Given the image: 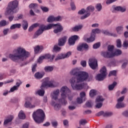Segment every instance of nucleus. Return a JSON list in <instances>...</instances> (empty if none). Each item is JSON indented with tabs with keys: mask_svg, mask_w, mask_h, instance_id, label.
Instances as JSON below:
<instances>
[{
	"mask_svg": "<svg viewBox=\"0 0 128 128\" xmlns=\"http://www.w3.org/2000/svg\"><path fill=\"white\" fill-rule=\"evenodd\" d=\"M76 102L79 104H82V98L80 97L77 98Z\"/></svg>",
	"mask_w": 128,
	"mask_h": 128,
	"instance_id": "nucleus-63",
	"label": "nucleus"
},
{
	"mask_svg": "<svg viewBox=\"0 0 128 128\" xmlns=\"http://www.w3.org/2000/svg\"><path fill=\"white\" fill-rule=\"evenodd\" d=\"M126 106V104H124V102H118L116 108H124Z\"/></svg>",
	"mask_w": 128,
	"mask_h": 128,
	"instance_id": "nucleus-28",
	"label": "nucleus"
},
{
	"mask_svg": "<svg viewBox=\"0 0 128 128\" xmlns=\"http://www.w3.org/2000/svg\"><path fill=\"white\" fill-rule=\"evenodd\" d=\"M80 64L83 66V68H86V61L82 60L80 62Z\"/></svg>",
	"mask_w": 128,
	"mask_h": 128,
	"instance_id": "nucleus-58",
	"label": "nucleus"
},
{
	"mask_svg": "<svg viewBox=\"0 0 128 128\" xmlns=\"http://www.w3.org/2000/svg\"><path fill=\"white\" fill-rule=\"evenodd\" d=\"M116 0H106V4H112V2H114Z\"/></svg>",
	"mask_w": 128,
	"mask_h": 128,
	"instance_id": "nucleus-59",
	"label": "nucleus"
},
{
	"mask_svg": "<svg viewBox=\"0 0 128 128\" xmlns=\"http://www.w3.org/2000/svg\"><path fill=\"white\" fill-rule=\"evenodd\" d=\"M66 58H64V54H60L57 56L56 58V60H64Z\"/></svg>",
	"mask_w": 128,
	"mask_h": 128,
	"instance_id": "nucleus-33",
	"label": "nucleus"
},
{
	"mask_svg": "<svg viewBox=\"0 0 128 128\" xmlns=\"http://www.w3.org/2000/svg\"><path fill=\"white\" fill-rule=\"evenodd\" d=\"M116 46L117 48H122V41L120 39L116 40Z\"/></svg>",
	"mask_w": 128,
	"mask_h": 128,
	"instance_id": "nucleus-52",
	"label": "nucleus"
},
{
	"mask_svg": "<svg viewBox=\"0 0 128 128\" xmlns=\"http://www.w3.org/2000/svg\"><path fill=\"white\" fill-rule=\"evenodd\" d=\"M30 54L26 50V48L22 46L17 48L14 51V54H9V58L13 62H18V60H26L28 58H30Z\"/></svg>",
	"mask_w": 128,
	"mask_h": 128,
	"instance_id": "nucleus-2",
	"label": "nucleus"
},
{
	"mask_svg": "<svg viewBox=\"0 0 128 128\" xmlns=\"http://www.w3.org/2000/svg\"><path fill=\"white\" fill-rule=\"evenodd\" d=\"M113 114L112 112H104V117L108 118V116H112Z\"/></svg>",
	"mask_w": 128,
	"mask_h": 128,
	"instance_id": "nucleus-38",
	"label": "nucleus"
},
{
	"mask_svg": "<svg viewBox=\"0 0 128 128\" xmlns=\"http://www.w3.org/2000/svg\"><path fill=\"white\" fill-rule=\"evenodd\" d=\"M106 74H108L106 73V68L104 66L100 70V74L96 75V80L102 82V80H104L106 78Z\"/></svg>",
	"mask_w": 128,
	"mask_h": 128,
	"instance_id": "nucleus-10",
	"label": "nucleus"
},
{
	"mask_svg": "<svg viewBox=\"0 0 128 128\" xmlns=\"http://www.w3.org/2000/svg\"><path fill=\"white\" fill-rule=\"evenodd\" d=\"M52 28L54 29V34H58V32H62L64 30V27L60 23L57 24H48V29L52 30Z\"/></svg>",
	"mask_w": 128,
	"mask_h": 128,
	"instance_id": "nucleus-8",
	"label": "nucleus"
},
{
	"mask_svg": "<svg viewBox=\"0 0 128 128\" xmlns=\"http://www.w3.org/2000/svg\"><path fill=\"white\" fill-rule=\"evenodd\" d=\"M78 38H79V37L77 35L72 36L68 40L70 46H74V44H76V41L77 40Z\"/></svg>",
	"mask_w": 128,
	"mask_h": 128,
	"instance_id": "nucleus-16",
	"label": "nucleus"
},
{
	"mask_svg": "<svg viewBox=\"0 0 128 128\" xmlns=\"http://www.w3.org/2000/svg\"><path fill=\"white\" fill-rule=\"evenodd\" d=\"M45 58H51L50 60H54V55L50 56V54H47L44 56Z\"/></svg>",
	"mask_w": 128,
	"mask_h": 128,
	"instance_id": "nucleus-43",
	"label": "nucleus"
},
{
	"mask_svg": "<svg viewBox=\"0 0 128 128\" xmlns=\"http://www.w3.org/2000/svg\"><path fill=\"white\" fill-rule=\"evenodd\" d=\"M116 76V70H112L110 72L109 74V76Z\"/></svg>",
	"mask_w": 128,
	"mask_h": 128,
	"instance_id": "nucleus-54",
	"label": "nucleus"
},
{
	"mask_svg": "<svg viewBox=\"0 0 128 128\" xmlns=\"http://www.w3.org/2000/svg\"><path fill=\"white\" fill-rule=\"evenodd\" d=\"M12 40H18V34H14L12 36Z\"/></svg>",
	"mask_w": 128,
	"mask_h": 128,
	"instance_id": "nucleus-64",
	"label": "nucleus"
},
{
	"mask_svg": "<svg viewBox=\"0 0 128 128\" xmlns=\"http://www.w3.org/2000/svg\"><path fill=\"white\" fill-rule=\"evenodd\" d=\"M104 100V98L102 96H98L96 98V102H102Z\"/></svg>",
	"mask_w": 128,
	"mask_h": 128,
	"instance_id": "nucleus-39",
	"label": "nucleus"
},
{
	"mask_svg": "<svg viewBox=\"0 0 128 128\" xmlns=\"http://www.w3.org/2000/svg\"><path fill=\"white\" fill-rule=\"evenodd\" d=\"M70 6L72 10H74L76 8V5L74 4V2H70Z\"/></svg>",
	"mask_w": 128,
	"mask_h": 128,
	"instance_id": "nucleus-55",
	"label": "nucleus"
},
{
	"mask_svg": "<svg viewBox=\"0 0 128 128\" xmlns=\"http://www.w3.org/2000/svg\"><path fill=\"white\" fill-rule=\"evenodd\" d=\"M114 46L109 45L108 46V51L102 52H108L109 54H114V52H114Z\"/></svg>",
	"mask_w": 128,
	"mask_h": 128,
	"instance_id": "nucleus-25",
	"label": "nucleus"
},
{
	"mask_svg": "<svg viewBox=\"0 0 128 128\" xmlns=\"http://www.w3.org/2000/svg\"><path fill=\"white\" fill-rule=\"evenodd\" d=\"M88 64L92 70H96L98 68V60L95 58H90L88 61Z\"/></svg>",
	"mask_w": 128,
	"mask_h": 128,
	"instance_id": "nucleus-13",
	"label": "nucleus"
},
{
	"mask_svg": "<svg viewBox=\"0 0 128 128\" xmlns=\"http://www.w3.org/2000/svg\"><path fill=\"white\" fill-rule=\"evenodd\" d=\"M32 118L36 124H42L44 120L46 114L44 112L42 109H38L32 114Z\"/></svg>",
	"mask_w": 128,
	"mask_h": 128,
	"instance_id": "nucleus-5",
	"label": "nucleus"
},
{
	"mask_svg": "<svg viewBox=\"0 0 128 128\" xmlns=\"http://www.w3.org/2000/svg\"><path fill=\"white\" fill-rule=\"evenodd\" d=\"M66 98H62V97L60 98V100H59V102H61L63 106H66V104H68V101L66 100Z\"/></svg>",
	"mask_w": 128,
	"mask_h": 128,
	"instance_id": "nucleus-34",
	"label": "nucleus"
},
{
	"mask_svg": "<svg viewBox=\"0 0 128 128\" xmlns=\"http://www.w3.org/2000/svg\"><path fill=\"white\" fill-rule=\"evenodd\" d=\"M24 18V15L22 14H20L18 15L17 17L15 18V20H22Z\"/></svg>",
	"mask_w": 128,
	"mask_h": 128,
	"instance_id": "nucleus-50",
	"label": "nucleus"
},
{
	"mask_svg": "<svg viewBox=\"0 0 128 128\" xmlns=\"http://www.w3.org/2000/svg\"><path fill=\"white\" fill-rule=\"evenodd\" d=\"M44 50V46H36L34 48V50L35 52V54H38V52H41Z\"/></svg>",
	"mask_w": 128,
	"mask_h": 128,
	"instance_id": "nucleus-23",
	"label": "nucleus"
},
{
	"mask_svg": "<svg viewBox=\"0 0 128 128\" xmlns=\"http://www.w3.org/2000/svg\"><path fill=\"white\" fill-rule=\"evenodd\" d=\"M24 108H36V105L34 104H32V103L28 101H26L25 102V104H24Z\"/></svg>",
	"mask_w": 128,
	"mask_h": 128,
	"instance_id": "nucleus-20",
	"label": "nucleus"
},
{
	"mask_svg": "<svg viewBox=\"0 0 128 128\" xmlns=\"http://www.w3.org/2000/svg\"><path fill=\"white\" fill-rule=\"evenodd\" d=\"M82 25H78L74 27L72 30L73 32H78V30H82Z\"/></svg>",
	"mask_w": 128,
	"mask_h": 128,
	"instance_id": "nucleus-31",
	"label": "nucleus"
},
{
	"mask_svg": "<svg viewBox=\"0 0 128 128\" xmlns=\"http://www.w3.org/2000/svg\"><path fill=\"white\" fill-rule=\"evenodd\" d=\"M60 92V90L57 89L50 93V98H52L50 104L52 106H54L56 110H58L60 108H62V104H60V100H58Z\"/></svg>",
	"mask_w": 128,
	"mask_h": 128,
	"instance_id": "nucleus-4",
	"label": "nucleus"
},
{
	"mask_svg": "<svg viewBox=\"0 0 128 128\" xmlns=\"http://www.w3.org/2000/svg\"><path fill=\"white\" fill-rule=\"evenodd\" d=\"M62 17L60 16H58L54 17V16H50L48 18V22H62Z\"/></svg>",
	"mask_w": 128,
	"mask_h": 128,
	"instance_id": "nucleus-14",
	"label": "nucleus"
},
{
	"mask_svg": "<svg viewBox=\"0 0 128 128\" xmlns=\"http://www.w3.org/2000/svg\"><path fill=\"white\" fill-rule=\"evenodd\" d=\"M96 94V90H92L90 92V96L91 98L94 96Z\"/></svg>",
	"mask_w": 128,
	"mask_h": 128,
	"instance_id": "nucleus-41",
	"label": "nucleus"
},
{
	"mask_svg": "<svg viewBox=\"0 0 128 128\" xmlns=\"http://www.w3.org/2000/svg\"><path fill=\"white\" fill-rule=\"evenodd\" d=\"M70 74L75 76L70 79L69 82L72 88L74 90H82L88 88V84L80 83L82 82H90L92 80V77L88 76V73L86 72H80L78 68H74L70 72Z\"/></svg>",
	"mask_w": 128,
	"mask_h": 128,
	"instance_id": "nucleus-1",
	"label": "nucleus"
},
{
	"mask_svg": "<svg viewBox=\"0 0 128 128\" xmlns=\"http://www.w3.org/2000/svg\"><path fill=\"white\" fill-rule=\"evenodd\" d=\"M18 116L20 120H24L26 118V114H24L22 110H21L18 113Z\"/></svg>",
	"mask_w": 128,
	"mask_h": 128,
	"instance_id": "nucleus-29",
	"label": "nucleus"
},
{
	"mask_svg": "<svg viewBox=\"0 0 128 128\" xmlns=\"http://www.w3.org/2000/svg\"><path fill=\"white\" fill-rule=\"evenodd\" d=\"M22 84V81H20V80H18L16 82V86H16L18 88H20V86Z\"/></svg>",
	"mask_w": 128,
	"mask_h": 128,
	"instance_id": "nucleus-61",
	"label": "nucleus"
},
{
	"mask_svg": "<svg viewBox=\"0 0 128 128\" xmlns=\"http://www.w3.org/2000/svg\"><path fill=\"white\" fill-rule=\"evenodd\" d=\"M51 124L53 128H58V120H54L51 122Z\"/></svg>",
	"mask_w": 128,
	"mask_h": 128,
	"instance_id": "nucleus-36",
	"label": "nucleus"
},
{
	"mask_svg": "<svg viewBox=\"0 0 128 128\" xmlns=\"http://www.w3.org/2000/svg\"><path fill=\"white\" fill-rule=\"evenodd\" d=\"M38 5L36 3H32L30 4L29 8H34V10H36L38 8Z\"/></svg>",
	"mask_w": 128,
	"mask_h": 128,
	"instance_id": "nucleus-35",
	"label": "nucleus"
},
{
	"mask_svg": "<svg viewBox=\"0 0 128 128\" xmlns=\"http://www.w3.org/2000/svg\"><path fill=\"white\" fill-rule=\"evenodd\" d=\"M122 54V50L118 49L116 50L114 52L110 54L108 52H101V55L104 58H114V56H120Z\"/></svg>",
	"mask_w": 128,
	"mask_h": 128,
	"instance_id": "nucleus-11",
	"label": "nucleus"
},
{
	"mask_svg": "<svg viewBox=\"0 0 128 128\" xmlns=\"http://www.w3.org/2000/svg\"><path fill=\"white\" fill-rule=\"evenodd\" d=\"M22 26L21 24H12L10 27V30H14L16 28H20Z\"/></svg>",
	"mask_w": 128,
	"mask_h": 128,
	"instance_id": "nucleus-27",
	"label": "nucleus"
},
{
	"mask_svg": "<svg viewBox=\"0 0 128 128\" xmlns=\"http://www.w3.org/2000/svg\"><path fill=\"white\" fill-rule=\"evenodd\" d=\"M16 12H18L17 10H14V9L8 8L6 11L5 14L6 16H10V14H16Z\"/></svg>",
	"mask_w": 128,
	"mask_h": 128,
	"instance_id": "nucleus-19",
	"label": "nucleus"
},
{
	"mask_svg": "<svg viewBox=\"0 0 128 128\" xmlns=\"http://www.w3.org/2000/svg\"><path fill=\"white\" fill-rule=\"evenodd\" d=\"M14 117V116L10 115L8 116V118L5 120L4 122V126H6V124H8V122H10L13 120Z\"/></svg>",
	"mask_w": 128,
	"mask_h": 128,
	"instance_id": "nucleus-24",
	"label": "nucleus"
},
{
	"mask_svg": "<svg viewBox=\"0 0 128 128\" xmlns=\"http://www.w3.org/2000/svg\"><path fill=\"white\" fill-rule=\"evenodd\" d=\"M102 102L97 103L96 106V108H102Z\"/></svg>",
	"mask_w": 128,
	"mask_h": 128,
	"instance_id": "nucleus-60",
	"label": "nucleus"
},
{
	"mask_svg": "<svg viewBox=\"0 0 128 128\" xmlns=\"http://www.w3.org/2000/svg\"><path fill=\"white\" fill-rule=\"evenodd\" d=\"M58 86V83L54 80L50 81V78H46L43 79V82L40 86L41 90L37 92V94L40 96H44V88H56Z\"/></svg>",
	"mask_w": 128,
	"mask_h": 128,
	"instance_id": "nucleus-3",
	"label": "nucleus"
},
{
	"mask_svg": "<svg viewBox=\"0 0 128 128\" xmlns=\"http://www.w3.org/2000/svg\"><path fill=\"white\" fill-rule=\"evenodd\" d=\"M8 24V22H6V20H2L0 21V28H3V26H6Z\"/></svg>",
	"mask_w": 128,
	"mask_h": 128,
	"instance_id": "nucleus-32",
	"label": "nucleus"
},
{
	"mask_svg": "<svg viewBox=\"0 0 128 128\" xmlns=\"http://www.w3.org/2000/svg\"><path fill=\"white\" fill-rule=\"evenodd\" d=\"M100 46V42H98L93 45V48L96 50V48H98Z\"/></svg>",
	"mask_w": 128,
	"mask_h": 128,
	"instance_id": "nucleus-47",
	"label": "nucleus"
},
{
	"mask_svg": "<svg viewBox=\"0 0 128 128\" xmlns=\"http://www.w3.org/2000/svg\"><path fill=\"white\" fill-rule=\"evenodd\" d=\"M72 54V52H68L66 54H64V57L65 58H70V56Z\"/></svg>",
	"mask_w": 128,
	"mask_h": 128,
	"instance_id": "nucleus-57",
	"label": "nucleus"
},
{
	"mask_svg": "<svg viewBox=\"0 0 128 128\" xmlns=\"http://www.w3.org/2000/svg\"><path fill=\"white\" fill-rule=\"evenodd\" d=\"M114 10L116 12H124L126 10V7H122L120 6L114 7Z\"/></svg>",
	"mask_w": 128,
	"mask_h": 128,
	"instance_id": "nucleus-18",
	"label": "nucleus"
},
{
	"mask_svg": "<svg viewBox=\"0 0 128 128\" xmlns=\"http://www.w3.org/2000/svg\"><path fill=\"white\" fill-rule=\"evenodd\" d=\"M18 0L11 1L8 4V8L12 10H14L18 8Z\"/></svg>",
	"mask_w": 128,
	"mask_h": 128,
	"instance_id": "nucleus-15",
	"label": "nucleus"
},
{
	"mask_svg": "<svg viewBox=\"0 0 128 128\" xmlns=\"http://www.w3.org/2000/svg\"><path fill=\"white\" fill-rule=\"evenodd\" d=\"M86 106H88V108H92V101H88L86 104Z\"/></svg>",
	"mask_w": 128,
	"mask_h": 128,
	"instance_id": "nucleus-51",
	"label": "nucleus"
},
{
	"mask_svg": "<svg viewBox=\"0 0 128 128\" xmlns=\"http://www.w3.org/2000/svg\"><path fill=\"white\" fill-rule=\"evenodd\" d=\"M104 112L100 111L96 114V116H104Z\"/></svg>",
	"mask_w": 128,
	"mask_h": 128,
	"instance_id": "nucleus-56",
	"label": "nucleus"
},
{
	"mask_svg": "<svg viewBox=\"0 0 128 128\" xmlns=\"http://www.w3.org/2000/svg\"><path fill=\"white\" fill-rule=\"evenodd\" d=\"M54 66H46L44 68V70L46 72H51L54 70Z\"/></svg>",
	"mask_w": 128,
	"mask_h": 128,
	"instance_id": "nucleus-26",
	"label": "nucleus"
},
{
	"mask_svg": "<svg viewBox=\"0 0 128 128\" xmlns=\"http://www.w3.org/2000/svg\"><path fill=\"white\" fill-rule=\"evenodd\" d=\"M44 73L37 72L34 74V78L37 80H40V78H44Z\"/></svg>",
	"mask_w": 128,
	"mask_h": 128,
	"instance_id": "nucleus-21",
	"label": "nucleus"
},
{
	"mask_svg": "<svg viewBox=\"0 0 128 128\" xmlns=\"http://www.w3.org/2000/svg\"><path fill=\"white\" fill-rule=\"evenodd\" d=\"M41 10L44 12H48V10H50V9L48 7L41 6H40Z\"/></svg>",
	"mask_w": 128,
	"mask_h": 128,
	"instance_id": "nucleus-45",
	"label": "nucleus"
},
{
	"mask_svg": "<svg viewBox=\"0 0 128 128\" xmlns=\"http://www.w3.org/2000/svg\"><path fill=\"white\" fill-rule=\"evenodd\" d=\"M94 11V7L92 6H88L86 8V10L84 9H82L78 11V14H84L82 16H81L80 18V20H85L90 16V13Z\"/></svg>",
	"mask_w": 128,
	"mask_h": 128,
	"instance_id": "nucleus-6",
	"label": "nucleus"
},
{
	"mask_svg": "<svg viewBox=\"0 0 128 128\" xmlns=\"http://www.w3.org/2000/svg\"><path fill=\"white\" fill-rule=\"evenodd\" d=\"M48 24L47 26L41 25L40 28L36 32L35 34L36 38H38L39 36H40L42 34L44 30H48Z\"/></svg>",
	"mask_w": 128,
	"mask_h": 128,
	"instance_id": "nucleus-12",
	"label": "nucleus"
},
{
	"mask_svg": "<svg viewBox=\"0 0 128 128\" xmlns=\"http://www.w3.org/2000/svg\"><path fill=\"white\" fill-rule=\"evenodd\" d=\"M82 46L84 50H88V45L86 44V43H83L82 44Z\"/></svg>",
	"mask_w": 128,
	"mask_h": 128,
	"instance_id": "nucleus-62",
	"label": "nucleus"
},
{
	"mask_svg": "<svg viewBox=\"0 0 128 128\" xmlns=\"http://www.w3.org/2000/svg\"><path fill=\"white\" fill-rule=\"evenodd\" d=\"M18 90V88L17 86H14L13 87H12L10 89L9 92H14V90Z\"/></svg>",
	"mask_w": 128,
	"mask_h": 128,
	"instance_id": "nucleus-48",
	"label": "nucleus"
},
{
	"mask_svg": "<svg viewBox=\"0 0 128 128\" xmlns=\"http://www.w3.org/2000/svg\"><path fill=\"white\" fill-rule=\"evenodd\" d=\"M128 60H125L124 62L122 64L121 66V68H122V70L126 68V66H128Z\"/></svg>",
	"mask_w": 128,
	"mask_h": 128,
	"instance_id": "nucleus-44",
	"label": "nucleus"
},
{
	"mask_svg": "<svg viewBox=\"0 0 128 128\" xmlns=\"http://www.w3.org/2000/svg\"><path fill=\"white\" fill-rule=\"evenodd\" d=\"M116 86V82H114L112 84L109 85L108 90H112L114 88V86Z\"/></svg>",
	"mask_w": 128,
	"mask_h": 128,
	"instance_id": "nucleus-37",
	"label": "nucleus"
},
{
	"mask_svg": "<svg viewBox=\"0 0 128 128\" xmlns=\"http://www.w3.org/2000/svg\"><path fill=\"white\" fill-rule=\"evenodd\" d=\"M100 32H102V30H100V28L93 29L92 30L90 38H86V36H85L83 38L84 40L87 42H94L95 40L96 34H100Z\"/></svg>",
	"mask_w": 128,
	"mask_h": 128,
	"instance_id": "nucleus-7",
	"label": "nucleus"
},
{
	"mask_svg": "<svg viewBox=\"0 0 128 128\" xmlns=\"http://www.w3.org/2000/svg\"><path fill=\"white\" fill-rule=\"evenodd\" d=\"M116 30L118 34H122L124 32V26H118L116 28Z\"/></svg>",
	"mask_w": 128,
	"mask_h": 128,
	"instance_id": "nucleus-22",
	"label": "nucleus"
},
{
	"mask_svg": "<svg viewBox=\"0 0 128 128\" xmlns=\"http://www.w3.org/2000/svg\"><path fill=\"white\" fill-rule=\"evenodd\" d=\"M67 39L68 37L66 36L60 38L58 40V46H64V44H66Z\"/></svg>",
	"mask_w": 128,
	"mask_h": 128,
	"instance_id": "nucleus-17",
	"label": "nucleus"
},
{
	"mask_svg": "<svg viewBox=\"0 0 128 128\" xmlns=\"http://www.w3.org/2000/svg\"><path fill=\"white\" fill-rule=\"evenodd\" d=\"M22 27L24 30H28V21L24 20L22 22Z\"/></svg>",
	"mask_w": 128,
	"mask_h": 128,
	"instance_id": "nucleus-30",
	"label": "nucleus"
},
{
	"mask_svg": "<svg viewBox=\"0 0 128 128\" xmlns=\"http://www.w3.org/2000/svg\"><path fill=\"white\" fill-rule=\"evenodd\" d=\"M60 92L61 93L60 96L63 99L66 98L68 96L72 94V91L66 86H62L60 88Z\"/></svg>",
	"mask_w": 128,
	"mask_h": 128,
	"instance_id": "nucleus-9",
	"label": "nucleus"
},
{
	"mask_svg": "<svg viewBox=\"0 0 128 128\" xmlns=\"http://www.w3.org/2000/svg\"><path fill=\"white\" fill-rule=\"evenodd\" d=\"M61 48L58 47L57 45H55L53 48V52H60Z\"/></svg>",
	"mask_w": 128,
	"mask_h": 128,
	"instance_id": "nucleus-40",
	"label": "nucleus"
},
{
	"mask_svg": "<svg viewBox=\"0 0 128 128\" xmlns=\"http://www.w3.org/2000/svg\"><path fill=\"white\" fill-rule=\"evenodd\" d=\"M122 116H124L125 118H128V110L124 111L122 112Z\"/></svg>",
	"mask_w": 128,
	"mask_h": 128,
	"instance_id": "nucleus-53",
	"label": "nucleus"
},
{
	"mask_svg": "<svg viewBox=\"0 0 128 128\" xmlns=\"http://www.w3.org/2000/svg\"><path fill=\"white\" fill-rule=\"evenodd\" d=\"M96 8L98 10V12H100V10H102V4H96Z\"/></svg>",
	"mask_w": 128,
	"mask_h": 128,
	"instance_id": "nucleus-42",
	"label": "nucleus"
},
{
	"mask_svg": "<svg viewBox=\"0 0 128 128\" xmlns=\"http://www.w3.org/2000/svg\"><path fill=\"white\" fill-rule=\"evenodd\" d=\"M126 93V89L124 88V89L121 92L118 91L117 92V96H120V94H124Z\"/></svg>",
	"mask_w": 128,
	"mask_h": 128,
	"instance_id": "nucleus-46",
	"label": "nucleus"
},
{
	"mask_svg": "<svg viewBox=\"0 0 128 128\" xmlns=\"http://www.w3.org/2000/svg\"><path fill=\"white\" fill-rule=\"evenodd\" d=\"M44 58H46V57L44 56H40L38 60V64H42V60H44Z\"/></svg>",
	"mask_w": 128,
	"mask_h": 128,
	"instance_id": "nucleus-49",
	"label": "nucleus"
}]
</instances>
